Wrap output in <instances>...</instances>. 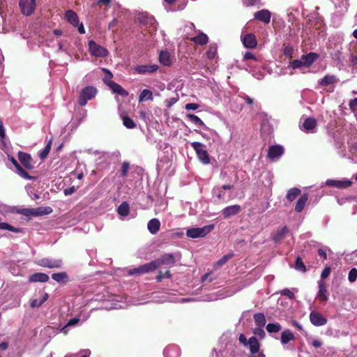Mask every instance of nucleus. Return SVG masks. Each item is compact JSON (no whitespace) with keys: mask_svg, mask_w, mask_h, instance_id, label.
Instances as JSON below:
<instances>
[{"mask_svg":"<svg viewBox=\"0 0 357 357\" xmlns=\"http://www.w3.org/2000/svg\"><path fill=\"white\" fill-rule=\"evenodd\" d=\"M214 229V225H208L203 227L190 228L186 231V236L189 238H196L204 237Z\"/></svg>","mask_w":357,"mask_h":357,"instance_id":"f257e3e1","label":"nucleus"},{"mask_svg":"<svg viewBox=\"0 0 357 357\" xmlns=\"http://www.w3.org/2000/svg\"><path fill=\"white\" fill-rule=\"evenodd\" d=\"M191 146L195 151L196 154L199 160L204 165H207L210 162L209 155L207 151L205 149V145L198 142H194L191 143Z\"/></svg>","mask_w":357,"mask_h":357,"instance_id":"f03ea898","label":"nucleus"},{"mask_svg":"<svg viewBox=\"0 0 357 357\" xmlns=\"http://www.w3.org/2000/svg\"><path fill=\"white\" fill-rule=\"evenodd\" d=\"M337 82V78L335 75H326L323 79L319 81V84L321 86H328L333 84Z\"/></svg>","mask_w":357,"mask_h":357,"instance_id":"72a5a7b5","label":"nucleus"},{"mask_svg":"<svg viewBox=\"0 0 357 357\" xmlns=\"http://www.w3.org/2000/svg\"><path fill=\"white\" fill-rule=\"evenodd\" d=\"M310 322L315 326H321L327 323V319L320 312L312 311L310 314Z\"/></svg>","mask_w":357,"mask_h":357,"instance_id":"1a4fd4ad","label":"nucleus"},{"mask_svg":"<svg viewBox=\"0 0 357 357\" xmlns=\"http://www.w3.org/2000/svg\"><path fill=\"white\" fill-rule=\"evenodd\" d=\"M242 43L245 47L254 49L257 45L256 36L253 33H246L242 37Z\"/></svg>","mask_w":357,"mask_h":357,"instance_id":"9b49d317","label":"nucleus"},{"mask_svg":"<svg viewBox=\"0 0 357 357\" xmlns=\"http://www.w3.org/2000/svg\"><path fill=\"white\" fill-rule=\"evenodd\" d=\"M190 40L197 45H204L208 43V38L206 34L200 32L197 36L191 38Z\"/></svg>","mask_w":357,"mask_h":357,"instance_id":"a878e982","label":"nucleus"},{"mask_svg":"<svg viewBox=\"0 0 357 357\" xmlns=\"http://www.w3.org/2000/svg\"><path fill=\"white\" fill-rule=\"evenodd\" d=\"M66 19L74 26L79 24V18L76 13L71 10H68L65 13Z\"/></svg>","mask_w":357,"mask_h":357,"instance_id":"393cba45","label":"nucleus"},{"mask_svg":"<svg viewBox=\"0 0 357 357\" xmlns=\"http://www.w3.org/2000/svg\"><path fill=\"white\" fill-rule=\"evenodd\" d=\"M159 61L165 66H170L172 61L170 53L167 50H162L159 54Z\"/></svg>","mask_w":357,"mask_h":357,"instance_id":"5701e85b","label":"nucleus"},{"mask_svg":"<svg viewBox=\"0 0 357 357\" xmlns=\"http://www.w3.org/2000/svg\"><path fill=\"white\" fill-rule=\"evenodd\" d=\"M317 126V121L314 117H307L305 119L301 130L305 132H312L313 130Z\"/></svg>","mask_w":357,"mask_h":357,"instance_id":"f8f14e48","label":"nucleus"},{"mask_svg":"<svg viewBox=\"0 0 357 357\" xmlns=\"http://www.w3.org/2000/svg\"><path fill=\"white\" fill-rule=\"evenodd\" d=\"M102 71L105 73V77L103 78V82L105 83V79L107 80H112V78L113 77V75L111 73V71L107 68H102Z\"/></svg>","mask_w":357,"mask_h":357,"instance_id":"bf43d9fd","label":"nucleus"},{"mask_svg":"<svg viewBox=\"0 0 357 357\" xmlns=\"http://www.w3.org/2000/svg\"><path fill=\"white\" fill-rule=\"evenodd\" d=\"M217 54V46L215 44L210 45L208 51L206 52V56L209 59H213Z\"/></svg>","mask_w":357,"mask_h":357,"instance_id":"a18cd8bd","label":"nucleus"},{"mask_svg":"<svg viewBox=\"0 0 357 357\" xmlns=\"http://www.w3.org/2000/svg\"><path fill=\"white\" fill-rule=\"evenodd\" d=\"M0 220H1V218H0ZM0 229L8 230V231H13V232H15V233H19V232H22V229L14 227L13 226L9 225L8 223L3 222L1 221H0Z\"/></svg>","mask_w":357,"mask_h":357,"instance_id":"58836bf2","label":"nucleus"},{"mask_svg":"<svg viewBox=\"0 0 357 357\" xmlns=\"http://www.w3.org/2000/svg\"><path fill=\"white\" fill-rule=\"evenodd\" d=\"M147 227L150 233L155 234L160 230V222L158 219L153 218L148 222Z\"/></svg>","mask_w":357,"mask_h":357,"instance_id":"c85d7f7f","label":"nucleus"},{"mask_svg":"<svg viewBox=\"0 0 357 357\" xmlns=\"http://www.w3.org/2000/svg\"><path fill=\"white\" fill-rule=\"evenodd\" d=\"M249 357H266L264 354L260 350L253 354H250Z\"/></svg>","mask_w":357,"mask_h":357,"instance_id":"338daca9","label":"nucleus"},{"mask_svg":"<svg viewBox=\"0 0 357 357\" xmlns=\"http://www.w3.org/2000/svg\"><path fill=\"white\" fill-rule=\"evenodd\" d=\"M244 4L246 6H260L261 0H245Z\"/></svg>","mask_w":357,"mask_h":357,"instance_id":"5fc2aeb1","label":"nucleus"},{"mask_svg":"<svg viewBox=\"0 0 357 357\" xmlns=\"http://www.w3.org/2000/svg\"><path fill=\"white\" fill-rule=\"evenodd\" d=\"M290 66L294 69L301 68L303 66V61L302 59H295L290 62Z\"/></svg>","mask_w":357,"mask_h":357,"instance_id":"3c124183","label":"nucleus"},{"mask_svg":"<svg viewBox=\"0 0 357 357\" xmlns=\"http://www.w3.org/2000/svg\"><path fill=\"white\" fill-rule=\"evenodd\" d=\"M319 58V54L315 52H310L307 54H303L301 59L303 61V66L309 68Z\"/></svg>","mask_w":357,"mask_h":357,"instance_id":"aec40b11","label":"nucleus"},{"mask_svg":"<svg viewBox=\"0 0 357 357\" xmlns=\"http://www.w3.org/2000/svg\"><path fill=\"white\" fill-rule=\"evenodd\" d=\"M348 279L350 282H354L356 280L357 269L356 268H353L349 271Z\"/></svg>","mask_w":357,"mask_h":357,"instance_id":"8fccbe9b","label":"nucleus"},{"mask_svg":"<svg viewBox=\"0 0 357 357\" xmlns=\"http://www.w3.org/2000/svg\"><path fill=\"white\" fill-rule=\"evenodd\" d=\"M241 211V207L240 205L235 204L225 207L222 211V214L224 218H228L231 216L238 214Z\"/></svg>","mask_w":357,"mask_h":357,"instance_id":"f3484780","label":"nucleus"},{"mask_svg":"<svg viewBox=\"0 0 357 357\" xmlns=\"http://www.w3.org/2000/svg\"><path fill=\"white\" fill-rule=\"evenodd\" d=\"M117 212L120 215L126 216L130 213V206L128 202H123L118 207Z\"/></svg>","mask_w":357,"mask_h":357,"instance_id":"c9c22d12","label":"nucleus"},{"mask_svg":"<svg viewBox=\"0 0 357 357\" xmlns=\"http://www.w3.org/2000/svg\"><path fill=\"white\" fill-rule=\"evenodd\" d=\"M307 199H308V195L307 193H304L303 195H302L299 197L298 201L296 202V204L295 206V211L298 213L301 212L303 210V208L307 202Z\"/></svg>","mask_w":357,"mask_h":357,"instance_id":"bb28decb","label":"nucleus"},{"mask_svg":"<svg viewBox=\"0 0 357 357\" xmlns=\"http://www.w3.org/2000/svg\"><path fill=\"white\" fill-rule=\"evenodd\" d=\"M356 106H357V98H354L349 102V107L351 110L354 111L355 109Z\"/></svg>","mask_w":357,"mask_h":357,"instance_id":"774afa93","label":"nucleus"},{"mask_svg":"<svg viewBox=\"0 0 357 357\" xmlns=\"http://www.w3.org/2000/svg\"><path fill=\"white\" fill-rule=\"evenodd\" d=\"M137 20L139 24L147 28H151L154 31L157 29L156 20L153 15H149L146 12L139 13L137 17Z\"/></svg>","mask_w":357,"mask_h":357,"instance_id":"7ed1b4c3","label":"nucleus"},{"mask_svg":"<svg viewBox=\"0 0 357 357\" xmlns=\"http://www.w3.org/2000/svg\"><path fill=\"white\" fill-rule=\"evenodd\" d=\"M283 52L285 56L291 57L293 54V49L291 47L287 46L284 47Z\"/></svg>","mask_w":357,"mask_h":357,"instance_id":"0e129e2a","label":"nucleus"},{"mask_svg":"<svg viewBox=\"0 0 357 357\" xmlns=\"http://www.w3.org/2000/svg\"><path fill=\"white\" fill-rule=\"evenodd\" d=\"M75 192V188L74 186L66 188L63 190L64 195L66 196L70 195L73 194Z\"/></svg>","mask_w":357,"mask_h":357,"instance_id":"69168bd1","label":"nucleus"},{"mask_svg":"<svg viewBox=\"0 0 357 357\" xmlns=\"http://www.w3.org/2000/svg\"><path fill=\"white\" fill-rule=\"evenodd\" d=\"M254 321L255 324L260 328H262L266 324V318L262 313H256L254 315Z\"/></svg>","mask_w":357,"mask_h":357,"instance_id":"e433bc0d","label":"nucleus"},{"mask_svg":"<svg viewBox=\"0 0 357 357\" xmlns=\"http://www.w3.org/2000/svg\"><path fill=\"white\" fill-rule=\"evenodd\" d=\"M266 328L269 333H276L282 329V326L279 323H269Z\"/></svg>","mask_w":357,"mask_h":357,"instance_id":"a19ab883","label":"nucleus"},{"mask_svg":"<svg viewBox=\"0 0 357 357\" xmlns=\"http://www.w3.org/2000/svg\"><path fill=\"white\" fill-rule=\"evenodd\" d=\"M129 167H130V164L129 162L125 161L122 163L121 165V174L123 177H125L127 176V174H128V169H129Z\"/></svg>","mask_w":357,"mask_h":357,"instance_id":"603ef678","label":"nucleus"},{"mask_svg":"<svg viewBox=\"0 0 357 357\" xmlns=\"http://www.w3.org/2000/svg\"><path fill=\"white\" fill-rule=\"evenodd\" d=\"M289 231V230L287 226L283 227L280 230L277 231L275 234H273V241L275 243H279L284 238L286 234H288Z\"/></svg>","mask_w":357,"mask_h":357,"instance_id":"b1692460","label":"nucleus"},{"mask_svg":"<svg viewBox=\"0 0 357 357\" xmlns=\"http://www.w3.org/2000/svg\"><path fill=\"white\" fill-rule=\"evenodd\" d=\"M156 270L155 265L153 262V261H151L149 263L144 264L137 268H134L132 269H130L128 271V274L130 275H135V274H144L149 272H152Z\"/></svg>","mask_w":357,"mask_h":357,"instance_id":"39448f33","label":"nucleus"},{"mask_svg":"<svg viewBox=\"0 0 357 357\" xmlns=\"http://www.w3.org/2000/svg\"><path fill=\"white\" fill-rule=\"evenodd\" d=\"M52 146V140H50L47 145L45 146V149L40 153L39 157L40 159L43 160L47 158L50 149Z\"/></svg>","mask_w":357,"mask_h":357,"instance_id":"de8ad7c7","label":"nucleus"},{"mask_svg":"<svg viewBox=\"0 0 357 357\" xmlns=\"http://www.w3.org/2000/svg\"><path fill=\"white\" fill-rule=\"evenodd\" d=\"M112 0H98L96 3H94L93 6L105 5L106 6H109Z\"/></svg>","mask_w":357,"mask_h":357,"instance_id":"680f3d73","label":"nucleus"},{"mask_svg":"<svg viewBox=\"0 0 357 357\" xmlns=\"http://www.w3.org/2000/svg\"><path fill=\"white\" fill-rule=\"evenodd\" d=\"M172 275L169 271H167L165 273H163L162 271H159L158 275L156 276V281L157 282H160L164 277L170 279L172 278Z\"/></svg>","mask_w":357,"mask_h":357,"instance_id":"09e8293b","label":"nucleus"},{"mask_svg":"<svg viewBox=\"0 0 357 357\" xmlns=\"http://www.w3.org/2000/svg\"><path fill=\"white\" fill-rule=\"evenodd\" d=\"M108 50L91 40V54L96 57H105L108 54Z\"/></svg>","mask_w":357,"mask_h":357,"instance_id":"6e6552de","label":"nucleus"},{"mask_svg":"<svg viewBox=\"0 0 357 357\" xmlns=\"http://www.w3.org/2000/svg\"><path fill=\"white\" fill-rule=\"evenodd\" d=\"M123 124L125 127H126L128 129H133L136 128L137 124L129 116H123Z\"/></svg>","mask_w":357,"mask_h":357,"instance_id":"79ce46f5","label":"nucleus"},{"mask_svg":"<svg viewBox=\"0 0 357 357\" xmlns=\"http://www.w3.org/2000/svg\"><path fill=\"white\" fill-rule=\"evenodd\" d=\"M186 117L188 118V119H189L190 121H191L192 122H193L194 123L199 126H206L203 121L199 117L195 114H187Z\"/></svg>","mask_w":357,"mask_h":357,"instance_id":"37998d69","label":"nucleus"},{"mask_svg":"<svg viewBox=\"0 0 357 357\" xmlns=\"http://www.w3.org/2000/svg\"><path fill=\"white\" fill-rule=\"evenodd\" d=\"M156 269L162 265H174L176 263V259L172 254H165L160 257L153 260Z\"/></svg>","mask_w":357,"mask_h":357,"instance_id":"423d86ee","label":"nucleus"},{"mask_svg":"<svg viewBox=\"0 0 357 357\" xmlns=\"http://www.w3.org/2000/svg\"><path fill=\"white\" fill-rule=\"evenodd\" d=\"M18 160L20 162L21 165L28 170H31L33 169V165L32 164L33 159L29 153L19 151L17 153Z\"/></svg>","mask_w":357,"mask_h":357,"instance_id":"0eeeda50","label":"nucleus"},{"mask_svg":"<svg viewBox=\"0 0 357 357\" xmlns=\"http://www.w3.org/2000/svg\"><path fill=\"white\" fill-rule=\"evenodd\" d=\"M255 335L259 336L260 338H264L266 335L265 331L262 328H257L254 330Z\"/></svg>","mask_w":357,"mask_h":357,"instance_id":"6e6d98bb","label":"nucleus"},{"mask_svg":"<svg viewBox=\"0 0 357 357\" xmlns=\"http://www.w3.org/2000/svg\"><path fill=\"white\" fill-rule=\"evenodd\" d=\"M148 100H153L152 91L149 89H144L139 96V101L142 102Z\"/></svg>","mask_w":357,"mask_h":357,"instance_id":"ea45409f","label":"nucleus"},{"mask_svg":"<svg viewBox=\"0 0 357 357\" xmlns=\"http://www.w3.org/2000/svg\"><path fill=\"white\" fill-rule=\"evenodd\" d=\"M105 84L108 86L115 93L124 97L128 95V92L126 89H124L120 84L112 80H107L106 79Z\"/></svg>","mask_w":357,"mask_h":357,"instance_id":"ddd939ff","label":"nucleus"},{"mask_svg":"<svg viewBox=\"0 0 357 357\" xmlns=\"http://www.w3.org/2000/svg\"><path fill=\"white\" fill-rule=\"evenodd\" d=\"M10 161L12 162V164L15 166L17 174L22 176V178L27 179V180H35L36 178L35 176H30L27 172H26L23 167L18 163L16 159H15L13 157H11L9 158Z\"/></svg>","mask_w":357,"mask_h":357,"instance_id":"2eb2a0df","label":"nucleus"},{"mask_svg":"<svg viewBox=\"0 0 357 357\" xmlns=\"http://www.w3.org/2000/svg\"><path fill=\"white\" fill-rule=\"evenodd\" d=\"M88 100H89V86H86L82 91L78 102L81 106H84L86 105Z\"/></svg>","mask_w":357,"mask_h":357,"instance_id":"cd10ccee","label":"nucleus"},{"mask_svg":"<svg viewBox=\"0 0 357 357\" xmlns=\"http://www.w3.org/2000/svg\"><path fill=\"white\" fill-rule=\"evenodd\" d=\"M350 66H355L357 65V55L351 54L349 58Z\"/></svg>","mask_w":357,"mask_h":357,"instance_id":"e2e57ef3","label":"nucleus"},{"mask_svg":"<svg viewBox=\"0 0 357 357\" xmlns=\"http://www.w3.org/2000/svg\"><path fill=\"white\" fill-rule=\"evenodd\" d=\"M295 268L296 270H298L302 273H305L307 271L305 265L304 264L302 259L300 257H298L296 259Z\"/></svg>","mask_w":357,"mask_h":357,"instance_id":"49530a36","label":"nucleus"},{"mask_svg":"<svg viewBox=\"0 0 357 357\" xmlns=\"http://www.w3.org/2000/svg\"><path fill=\"white\" fill-rule=\"evenodd\" d=\"M49 279V276L43 273H36L31 275L29 278V280L31 282H46Z\"/></svg>","mask_w":357,"mask_h":357,"instance_id":"4be33fe9","label":"nucleus"},{"mask_svg":"<svg viewBox=\"0 0 357 357\" xmlns=\"http://www.w3.org/2000/svg\"><path fill=\"white\" fill-rule=\"evenodd\" d=\"M199 107V105L197 103H188L185 105L186 110H196Z\"/></svg>","mask_w":357,"mask_h":357,"instance_id":"052dcab7","label":"nucleus"},{"mask_svg":"<svg viewBox=\"0 0 357 357\" xmlns=\"http://www.w3.org/2000/svg\"><path fill=\"white\" fill-rule=\"evenodd\" d=\"M317 298L321 301H327L328 299V291L327 290L326 282L322 280L319 281V291Z\"/></svg>","mask_w":357,"mask_h":357,"instance_id":"6ab92c4d","label":"nucleus"},{"mask_svg":"<svg viewBox=\"0 0 357 357\" xmlns=\"http://www.w3.org/2000/svg\"><path fill=\"white\" fill-rule=\"evenodd\" d=\"M234 254L233 252H230L228 254L224 255L221 259H220L215 264L214 267L215 268H219L222 267L224 264H225L230 259L234 257Z\"/></svg>","mask_w":357,"mask_h":357,"instance_id":"473e14b6","label":"nucleus"},{"mask_svg":"<svg viewBox=\"0 0 357 357\" xmlns=\"http://www.w3.org/2000/svg\"><path fill=\"white\" fill-rule=\"evenodd\" d=\"M301 190L298 188H292L289 189L286 195V198L290 202H292L295 199L300 195Z\"/></svg>","mask_w":357,"mask_h":357,"instance_id":"2f4dec72","label":"nucleus"},{"mask_svg":"<svg viewBox=\"0 0 357 357\" xmlns=\"http://www.w3.org/2000/svg\"><path fill=\"white\" fill-rule=\"evenodd\" d=\"M79 321V319L77 318V317H75V318H73V319H70L68 322L67 324L61 328V331L62 333H63L64 334H67L68 333V328L69 326H75L76 324H78V322Z\"/></svg>","mask_w":357,"mask_h":357,"instance_id":"c03bdc74","label":"nucleus"},{"mask_svg":"<svg viewBox=\"0 0 357 357\" xmlns=\"http://www.w3.org/2000/svg\"><path fill=\"white\" fill-rule=\"evenodd\" d=\"M280 294L282 296H285L290 299L294 298V294L289 289H284L280 291Z\"/></svg>","mask_w":357,"mask_h":357,"instance_id":"864d4df0","label":"nucleus"},{"mask_svg":"<svg viewBox=\"0 0 357 357\" xmlns=\"http://www.w3.org/2000/svg\"><path fill=\"white\" fill-rule=\"evenodd\" d=\"M248 344L250 346V354L259 351L260 344L256 337L252 336L250 337Z\"/></svg>","mask_w":357,"mask_h":357,"instance_id":"7c9ffc66","label":"nucleus"},{"mask_svg":"<svg viewBox=\"0 0 357 357\" xmlns=\"http://www.w3.org/2000/svg\"><path fill=\"white\" fill-rule=\"evenodd\" d=\"M295 339V336L293 333L289 330L286 329L281 333V342L283 344H287L289 341L294 340Z\"/></svg>","mask_w":357,"mask_h":357,"instance_id":"c756f323","label":"nucleus"},{"mask_svg":"<svg viewBox=\"0 0 357 357\" xmlns=\"http://www.w3.org/2000/svg\"><path fill=\"white\" fill-rule=\"evenodd\" d=\"M38 264L45 268H59L61 267L63 263L61 259H42Z\"/></svg>","mask_w":357,"mask_h":357,"instance_id":"9d476101","label":"nucleus"},{"mask_svg":"<svg viewBox=\"0 0 357 357\" xmlns=\"http://www.w3.org/2000/svg\"><path fill=\"white\" fill-rule=\"evenodd\" d=\"M52 278L57 282H67L68 276L66 272H61L57 273H53Z\"/></svg>","mask_w":357,"mask_h":357,"instance_id":"4c0bfd02","label":"nucleus"},{"mask_svg":"<svg viewBox=\"0 0 357 357\" xmlns=\"http://www.w3.org/2000/svg\"><path fill=\"white\" fill-rule=\"evenodd\" d=\"M249 59H252V60H254V61H257V57H256V56L255 54H253L250 52H246L244 54V55H243V60L247 61V60H249Z\"/></svg>","mask_w":357,"mask_h":357,"instance_id":"13d9d810","label":"nucleus"},{"mask_svg":"<svg viewBox=\"0 0 357 357\" xmlns=\"http://www.w3.org/2000/svg\"><path fill=\"white\" fill-rule=\"evenodd\" d=\"M49 298V294L47 293H45L43 296L42 298L38 299H33L31 301L30 306L33 308L40 307Z\"/></svg>","mask_w":357,"mask_h":357,"instance_id":"f704fd0d","label":"nucleus"},{"mask_svg":"<svg viewBox=\"0 0 357 357\" xmlns=\"http://www.w3.org/2000/svg\"><path fill=\"white\" fill-rule=\"evenodd\" d=\"M284 153V149L280 145H272L269 146L267 157L271 160H275L280 157Z\"/></svg>","mask_w":357,"mask_h":357,"instance_id":"4468645a","label":"nucleus"},{"mask_svg":"<svg viewBox=\"0 0 357 357\" xmlns=\"http://www.w3.org/2000/svg\"><path fill=\"white\" fill-rule=\"evenodd\" d=\"M326 185L331 187H335L337 188H347L351 185L352 182L349 180H333L328 179L326 181Z\"/></svg>","mask_w":357,"mask_h":357,"instance_id":"a211bd4d","label":"nucleus"},{"mask_svg":"<svg viewBox=\"0 0 357 357\" xmlns=\"http://www.w3.org/2000/svg\"><path fill=\"white\" fill-rule=\"evenodd\" d=\"M331 272V269L329 266L325 267L324 268V270L322 271V273L321 275V280H323L324 279H326V278H328Z\"/></svg>","mask_w":357,"mask_h":357,"instance_id":"4d7b16f0","label":"nucleus"},{"mask_svg":"<svg viewBox=\"0 0 357 357\" xmlns=\"http://www.w3.org/2000/svg\"><path fill=\"white\" fill-rule=\"evenodd\" d=\"M254 17L260 22L268 24L271 21V13L268 10L262 9L254 13Z\"/></svg>","mask_w":357,"mask_h":357,"instance_id":"dca6fc26","label":"nucleus"},{"mask_svg":"<svg viewBox=\"0 0 357 357\" xmlns=\"http://www.w3.org/2000/svg\"><path fill=\"white\" fill-rule=\"evenodd\" d=\"M36 0H20L19 6L21 13L26 15H31L36 8Z\"/></svg>","mask_w":357,"mask_h":357,"instance_id":"20e7f679","label":"nucleus"},{"mask_svg":"<svg viewBox=\"0 0 357 357\" xmlns=\"http://www.w3.org/2000/svg\"><path fill=\"white\" fill-rule=\"evenodd\" d=\"M159 67L157 64L138 66L136 70L141 74L151 73L157 71Z\"/></svg>","mask_w":357,"mask_h":357,"instance_id":"412c9836","label":"nucleus"}]
</instances>
